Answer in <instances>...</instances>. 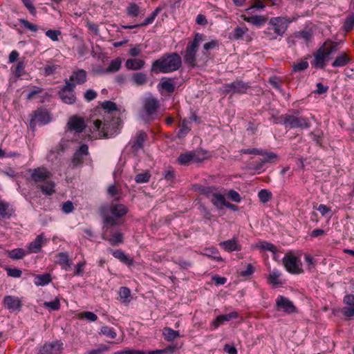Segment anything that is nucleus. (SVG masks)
Masks as SVG:
<instances>
[{"instance_id":"6ab92c4d","label":"nucleus","mask_w":354,"mask_h":354,"mask_svg":"<svg viewBox=\"0 0 354 354\" xmlns=\"http://www.w3.org/2000/svg\"><path fill=\"white\" fill-rule=\"evenodd\" d=\"M219 246L227 252L241 251L242 248L241 245L239 243L237 238L235 236L231 239L221 242Z\"/></svg>"},{"instance_id":"a18cd8bd","label":"nucleus","mask_w":354,"mask_h":354,"mask_svg":"<svg viewBox=\"0 0 354 354\" xmlns=\"http://www.w3.org/2000/svg\"><path fill=\"white\" fill-rule=\"evenodd\" d=\"M178 162L181 165H187L192 161H193V156L192 151H187L183 153H180L177 158Z\"/></svg>"},{"instance_id":"f03ea898","label":"nucleus","mask_w":354,"mask_h":354,"mask_svg":"<svg viewBox=\"0 0 354 354\" xmlns=\"http://www.w3.org/2000/svg\"><path fill=\"white\" fill-rule=\"evenodd\" d=\"M182 66L181 57L176 52L167 53L152 62L151 74L170 73L178 71Z\"/></svg>"},{"instance_id":"69168bd1","label":"nucleus","mask_w":354,"mask_h":354,"mask_svg":"<svg viewBox=\"0 0 354 354\" xmlns=\"http://www.w3.org/2000/svg\"><path fill=\"white\" fill-rule=\"evenodd\" d=\"M258 246L263 250L270 251L273 253H276L277 250L274 245L267 241H261Z\"/></svg>"},{"instance_id":"c9c22d12","label":"nucleus","mask_w":354,"mask_h":354,"mask_svg":"<svg viewBox=\"0 0 354 354\" xmlns=\"http://www.w3.org/2000/svg\"><path fill=\"white\" fill-rule=\"evenodd\" d=\"M211 202L218 209L221 210L225 205L227 201L225 200L224 195L216 193L213 194V198H211Z\"/></svg>"},{"instance_id":"c85d7f7f","label":"nucleus","mask_w":354,"mask_h":354,"mask_svg":"<svg viewBox=\"0 0 354 354\" xmlns=\"http://www.w3.org/2000/svg\"><path fill=\"white\" fill-rule=\"evenodd\" d=\"M145 65V61L140 59H128L125 66L128 70L138 71L142 69Z\"/></svg>"},{"instance_id":"4be33fe9","label":"nucleus","mask_w":354,"mask_h":354,"mask_svg":"<svg viewBox=\"0 0 354 354\" xmlns=\"http://www.w3.org/2000/svg\"><path fill=\"white\" fill-rule=\"evenodd\" d=\"M242 19L257 27H261L264 26L268 21V17L266 15H252V16H246L243 15L241 16Z\"/></svg>"},{"instance_id":"5701e85b","label":"nucleus","mask_w":354,"mask_h":354,"mask_svg":"<svg viewBox=\"0 0 354 354\" xmlns=\"http://www.w3.org/2000/svg\"><path fill=\"white\" fill-rule=\"evenodd\" d=\"M148 136L144 131H139L132 142L131 149L133 151L138 152L144 147V143L147 140Z\"/></svg>"},{"instance_id":"423d86ee","label":"nucleus","mask_w":354,"mask_h":354,"mask_svg":"<svg viewBox=\"0 0 354 354\" xmlns=\"http://www.w3.org/2000/svg\"><path fill=\"white\" fill-rule=\"evenodd\" d=\"M250 88V85L248 82H245L241 80H236L235 81L225 84L221 88V93L224 95L230 94L233 95L234 94H245L247 91Z\"/></svg>"},{"instance_id":"de8ad7c7","label":"nucleus","mask_w":354,"mask_h":354,"mask_svg":"<svg viewBox=\"0 0 354 354\" xmlns=\"http://www.w3.org/2000/svg\"><path fill=\"white\" fill-rule=\"evenodd\" d=\"M163 335L167 341H173L180 336L178 330H174L170 328L166 327L163 329Z\"/></svg>"},{"instance_id":"864d4df0","label":"nucleus","mask_w":354,"mask_h":354,"mask_svg":"<svg viewBox=\"0 0 354 354\" xmlns=\"http://www.w3.org/2000/svg\"><path fill=\"white\" fill-rule=\"evenodd\" d=\"M280 275V272L273 271L268 277V283L272 284L274 286H281L282 283L279 279Z\"/></svg>"},{"instance_id":"aec40b11","label":"nucleus","mask_w":354,"mask_h":354,"mask_svg":"<svg viewBox=\"0 0 354 354\" xmlns=\"http://www.w3.org/2000/svg\"><path fill=\"white\" fill-rule=\"evenodd\" d=\"M108 252L111 254L115 259H118L122 263L131 266L133 264V259L126 254L122 250H113L112 248H108Z\"/></svg>"},{"instance_id":"0eeeda50","label":"nucleus","mask_w":354,"mask_h":354,"mask_svg":"<svg viewBox=\"0 0 354 354\" xmlns=\"http://www.w3.org/2000/svg\"><path fill=\"white\" fill-rule=\"evenodd\" d=\"M283 264L288 272L291 274H300L303 270L300 267V260L298 257L287 253L283 259Z\"/></svg>"},{"instance_id":"72a5a7b5","label":"nucleus","mask_w":354,"mask_h":354,"mask_svg":"<svg viewBox=\"0 0 354 354\" xmlns=\"http://www.w3.org/2000/svg\"><path fill=\"white\" fill-rule=\"evenodd\" d=\"M131 81L136 86H143L147 83V75L142 72H136L132 74Z\"/></svg>"},{"instance_id":"13d9d810","label":"nucleus","mask_w":354,"mask_h":354,"mask_svg":"<svg viewBox=\"0 0 354 354\" xmlns=\"http://www.w3.org/2000/svg\"><path fill=\"white\" fill-rule=\"evenodd\" d=\"M192 155L193 156V162H201L205 159L207 158V152H204L203 151L196 150V151H191Z\"/></svg>"},{"instance_id":"338daca9","label":"nucleus","mask_w":354,"mask_h":354,"mask_svg":"<svg viewBox=\"0 0 354 354\" xmlns=\"http://www.w3.org/2000/svg\"><path fill=\"white\" fill-rule=\"evenodd\" d=\"M24 6L28 9L30 14L34 17L37 15V9L32 0H21Z\"/></svg>"},{"instance_id":"4d7b16f0","label":"nucleus","mask_w":354,"mask_h":354,"mask_svg":"<svg viewBox=\"0 0 354 354\" xmlns=\"http://www.w3.org/2000/svg\"><path fill=\"white\" fill-rule=\"evenodd\" d=\"M100 334H102L111 339H115L117 336L115 329L107 326H104L101 328Z\"/></svg>"},{"instance_id":"8fccbe9b","label":"nucleus","mask_w":354,"mask_h":354,"mask_svg":"<svg viewBox=\"0 0 354 354\" xmlns=\"http://www.w3.org/2000/svg\"><path fill=\"white\" fill-rule=\"evenodd\" d=\"M8 252V257L12 259H21L26 254V251L23 248H16Z\"/></svg>"},{"instance_id":"79ce46f5","label":"nucleus","mask_w":354,"mask_h":354,"mask_svg":"<svg viewBox=\"0 0 354 354\" xmlns=\"http://www.w3.org/2000/svg\"><path fill=\"white\" fill-rule=\"evenodd\" d=\"M219 46V42L218 40L216 39H213V40H211L209 42H207L205 43L204 45H203V55L207 58V59H209V50H212V49H214V48H218Z\"/></svg>"},{"instance_id":"e2e57ef3","label":"nucleus","mask_w":354,"mask_h":354,"mask_svg":"<svg viewBox=\"0 0 354 354\" xmlns=\"http://www.w3.org/2000/svg\"><path fill=\"white\" fill-rule=\"evenodd\" d=\"M151 178V174L149 171L137 174L135 177V180L137 183H148Z\"/></svg>"},{"instance_id":"9b49d317","label":"nucleus","mask_w":354,"mask_h":354,"mask_svg":"<svg viewBox=\"0 0 354 354\" xmlns=\"http://www.w3.org/2000/svg\"><path fill=\"white\" fill-rule=\"evenodd\" d=\"M89 155L88 146L86 144H82L75 151L71 158L73 167H82L84 163V157Z\"/></svg>"},{"instance_id":"a211bd4d","label":"nucleus","mask_w":354,"mask_h":354,"mask_svg":"<svg viewBox=\"0 0 354 354\" xmlns=\"http://www.w3.org/2000/svg\"><path fill=\"white\" fill-rule=\"evenodd\" d=\"M164 8V6H158L151 13V15L147 17L143 22L140 24H137L135 25H128V26H122V28L124 29H133L135 28L138 27H142V26H147L153 22L156 17L158 16V15L160 13V12Z\"/></svg>"},{"instance_id":"bb28decb","label":"nucleus","mask_w":354,"mask_h":354,"mask_svg":"<svg viewBox=\"0 0 354 354\" xmlns=\"http://www.w3.org/2000/svg\"><path fill=\"white\" fill-rule=\"evenodd\" d=\"M158 87L168 93H173L176 88L174 79L162 77L158 84Z\"/></svg>"},{"instance_id":"39448f33","label":"nucleus","mask_w":354,"mask_h":354,"mask_svg":"<svg viewBox=\"0 0 354 354\" xmlns=\"http://www.w3.org/2000/svg\"><path fill=\"white\" fill-rule=\"evenodd\" d=\"M293 114H282L277 120H279L286 128L289 129H308L311 126L310 121L308 118L304 116H297L299 111L292 110Z\"/></svg>"},{"instance_id":"4468645a","label":"nucleus","mask_w":354,"mask_h":354,"mask_svg":"<svg viewBox=\"0 0 354 354\" xmlns=\"http://www.w3.org/2000/svg\"><path fill=\"white\" fill-rule=\"evenodd\" d=\"M50 120V117L48 112L42 109H38L32 112L30 124L31 127H33L35 125V121L42 124H46L48 123Z\"/></svg>"},{"instance_id":"09e8293b","label":"nucleus","mask_w":354,"mask_h":354,"mask_svg":"<svg viewBox=\"0 0 354 354\" xmlns=\"http://www.w3.org/2000/svg\"><path fill=\"white\" fill-rule=\"evenodd\" d=\"M198 190L201 194H203L207 198H213V194H215V192L217 190V187L215 186H200Z\"/></svg>"},{"instance_id":"20e7f679","label":"nucleus","mask_w":354,"mask_h":354,"mask_svg":"<svg viewBox=\"0 0 354 354\" xmlns=\"http://www.w3.org/2000/svg\"><path fill=\"white\" fill-rule=\"evenodd\" d=\"M290 22L291 20L286 17L270 18L268 19L267 28L263 31V37L270 41L281 38L285 34Z\"/></svg>"},{"instance_id":"c03bdc74","label":"nucleus","mask_w":354,"mask_h":354,"mask_svg":"<svg viewBox=\"0 0 354 354\" xmlns=\"http://www.w3.org/2000/svg\"><path fill=\"white\" fill-rule=\"evenodd\" d=\"M11 215L8 203L0 201V220L10 218Z\"/></svg>"},{"instance_id":"f704fd0d","label":"nucleus","mask_w":354,"mask_h":354,"mask_svg":"<svg viewBox=\"0 0 354 354\" xmlns=\"http://www.w3.org/2000/svg\"><path fill=\"white\" fill-rule=\"evenodd\" d=\"M43 241V236L38 235L35 239L29 243L28 246V252L30 253H38L41 248V243Z\"/></svg>"},{"instance_id":"6e6552de","label":"nucleus","mask_w":354,"mask_h":354,"mask_svg":"<svg viewBox=\"0 0 354 354\" xmlns=\"http://www.w3.org/2000/svg\"><path fill=\"white\" fill-rule=\"evenodd\" d=\"M30 172V178L37 186L48 181L53 176V174L44 167H39L31 170Z\"/></svg>"},{"instance_id":"dca6fc26","label":"nucleus","mask_w":354,"mask_h":354,"mask_svg":"<svg viewBox=\"0 0 354 354\" xmlns=\"http://www.w3.org/2000/svg\"><path fill=\"white\" fill-rule=\"evenodd\" d=\"M276 305L279 309H283L286 313L291 314L296 312L295 306L290 299L284 296H278L276 299Z\"/></svg>"},{"instance_id":"f3484780","label":"nucleus","mask_w":354,"mask_h":354,"mask_svg":"<svg viewBox=\"0 0 354 354\" xmlns=\"http://www.w3.org/2000/svg\"><path fill=\"white\" fill-rule=\"evenodd\" d=\"M164 8V6H158L151 13V15L147 17L143 22L140 24H137L135 25H128V26H122V28L124 29H133L135 28L138 27H142V26H147L153 22L156 17L158 16V15L160 13V12Z\"/></svg>"},{"instance_id":"f8f14e48","label":"nucleus","mask_w":354,"mask_h":354,"mask_svg":"<svg viewBox=\"0 0 354 354\" xmlns=\"http://www.w3.org/2000/svg\"><path fill=\"white\" fill-rule=\"evenodd\" d=\"M314 60L311 65L316 69H324L326 67L328 57L327 53L324 52V46H320L313 54Z\"/></svg>"},{"instance_id":"5fc2aeb1","label":"nucleus","mask_w":354,"mask_h":354,"mask_svg":"<svg viewBox=\"0 0 354 354\" xmlns=\"http://www.w3.org/2000/svg\"><path fill=\"white\" fill-rule=\"evenodd\" d=\"M310 57V55H308L304 60H301L297 62V64H295L292 66V71L294 72H299L307 69L308 68L309 64L306 59Z\"/></svg>"},{"instance_id":"052dcab7","label":"nucleus","mask_w":354,"mask_h":354,"mask_svg":"<svg viewBox=\"0 0 354 354\" xmlns=\"http://www.w3.org/2000/svg\"><path fill=\"white\" fill-rule=\"evenodd\" d=\"M75 83L71 81V78H69V80H65L64 85L61 88L59 92H75Z\"/></svg>"},{"instance_id":"49530a36","label":"nucleus","mask_w":354,"mask_h":354,"mask_svg":"<svg viewBox=\"0 0 354 354\" xmlns=\"http://www.w3.org/2000/svg\"><path fill=\"white\" fill-rule=\"evenodd\" d=\"M122 61L120 58H116L112 60L109 66L105 69L104 73H115L118 71L121 68Z\"/></svg>"},{"instance_id":"e433bc0d","label":"nucleus","mask_w":354,"mask_h":354,"mask_svg":"<svg viewBox=\"0 0 354 354\" xmlns=\"http://www.w3.org/2000/svg\"><path fill=\"white\" fill-rule=\"evenodd\" d=\"M127 15L131 17H138L142 12L141 8L134 2L128 4L126 8Z\"/></svg>"},{"instance_id":"a878e982","label":"nucleus","mask_w":354,"mask_h":354,"mask_svg":"<svg viewBox=\"0 0 354 354\" xmlns=\"http://www.w3.org/2000/svg\"><path fill=\"white\" fill-rule=\"evenodd\" d=\"M70 78L76 85L83 84L87 80V73L84 69H77L73 72Z\"/></svg>"},{"instance_id":"680f3d73","label":"nucleus","mask_w":354,"mask_h":354,"mask_svg":"<svg viewBox=\"0 0 354 354\" xmlns=\"http://www.w3.org/2000/svg\"><path fill=\"white\" fill-rule=\"evenodd\" d=\"M258 197L263 203L268 202L272 198V193L268 189H263L258 193Z\"/></svg>"},{"instance_id":"cd10ccee","label":"nucleus","mask_w":354,"mask_h":354,"mask_svg":"<svg viewBox=\"0 0 354 354\" xmlns=\"http://www.w3.org/2000/svg\"><path fill=\"white\" fill-rule=\"evenodd\" d=\"M352 58L351 57L346 53L345 52H342L339 54L332 63L333 67H343L346 66L351 61Z\"/></svg>"},{"instance_id":"7ed1b4c3","label":"nucleus","mask_w":354,"mask_h":354,"mask_svg":"<svg viewBox=\"0 0 354 354\" xmlns=\"http://www.w3.org/2000/svg\"><path fill=\"white\" fill-rule=\"evenodd\" d=\"M103 234L102 238L112 246H118L124 243V234L114 228L118 225L116 219L111 216H103Z\"/></svg>"},{"instance_id":"412c9836","label":"nucleus","mask_w":354,"mask_h":354,"mask_svg":"<svg viewBox=\"0 0 354 354\" xmlns=\"http://www.w3.org/2000/svg\"><path fill=\"white\" fill-rule=\"evenodd\" d=\"M343 301L348 306L342 308V314L347 317L354 316V295L348 294L345 295Z\"/></svg>"},{"instance_id":"c756f323","label":"nucleus","mask_w":354,"mask_h":354,"mask_svg":"<svg viewBox=\"0 0 354 354\" xmlns=\"http://www.w3.org/2000/svg\"><path fill=\"white\" fill-rule=\"evenodd\" d=\"M26 66V58L23 57L15 66H12L11 70L15 77L17 78L21 77L25 74Z\"/></svg>"},{"instance_id":"f257e3e1","label":"nucleus","mask_w":354,"mask_h":354,"mask_svg":"<svg viewBox=\"0 0 354 354\" xmlns=\"http://www.w3.org/2000/svg\"><path fill=\"white\" fill-rule=\"evenodd\" d=\"M122 127V122L118 115L108 113L102 119L93 122V129L98 132L100 138H110L118 135Z\"/></svg>"},{"instance_id":"bf43d9fd","label":"nucleus","mask_w":354,"mask_h":354,"mask_svg":"<svg viewBox=\"0 0 354 354\" xmlns=\"http://www.w3.org/2000/svg\"><path fill=\"white\" fill-rule=\"evenodd\" d=\"M206 251L208 252V254H207V256L212 257L213 259L216 260L218 262L223 261V259L221 256L218 255L219 252L216 248L212 247L209 248H207Z\"/></svg>"},{"instance_id":"774afa93","label":"nucleus","mask_w":354,"mask_h":354,"mask_svg":"<svg viewBox=\"0 0 354 354\" xmlns=\"http://www.w3.org/2000/svg\"><path fill=\"white\" fill-rule=\"evenodd\" d=\"M175 351V348L172 346H168L163 349H157L149 351L148 354H166L168 353H172Z\"/></svg>"},{"instance_id":"37998d69","label":"nucleus","mask_w":354,"mask_h":354,"mask_svg":"<svg viewBox=\"0 0 354 354\" xmlns=\"http://www.w3.org/2000/svg\"><path fill=\"white\" fill-rule=\"evenodd\" d=\"M102 111H104L103 115H106L108 113L113 114V111H118L117 105L115 102L112 101H104L102 104Z\"/></svg>"},{"instance_id":"6e6d98bb","label":"nucleus","mask_w":354,"mask_h":354,"mask_svg":"<svg viewBox=\"0 0 354 354\" xmlns=\"http://www.w3.org/2000/svg\"><path fill=\"white\" fill-rule=\"evenodd\" d=\"M48 64H49L46 65L43 68V71H44V73L43 74L45 76H49V75H51L55 73L57 70L59 69V67H60L57 64H51L49 61H48Z\"/></svg>"},{"instance_id":"2eb2a0df","label":"nucleus","mask_w":354,"mask_h":354,"mask_svg":"<svg viewBox=\"0 0 354 354\" xmlns=\"http://www.w3.org/2000/svg\"><path fill=\"white\" fill-rule=\"evenodd\" d=\"M67 126L69 131H74L76 133H82L86 127L84 118L77 115L71 117Z\"/></svg>"},{"instance_id":"393cba45","label":"nucleus","mask_w":354,"mask_h":354,"mask_svg":"<svg viewBox=\"0 0 354 354\" xmlns=\"http://www.w3.org/2000/svg\"><path fill=\"white\" fill-rule=\"evenodd\" d=\"M160 103L158 99L155 97H147L144 102V109L147 115H151L156 113L159 108Z\"/></svg>"},{"instance_id":"7c9ffc66","label":"nucleus","mask_w":354,"mask_h":354,"mask_svg":"<svg viewBox=\"0 0 354 354\" xmlns=\"http://www.w3.org/2000/svg\"><path fill=\"white\" fill-rule=\"evenodd\" d=\"M37 187L46 196H52L56 192L55 189V183L51 180L45 182L44 185H38Z\"/></svg>"},{"instance_id":"4c0bfd02","label":"nucleus","mask_w":354,"mask_h":354,"mask_svg":"<svg viewBox=\"0 0 354 354\" xmlns=\"http://www.w3.org/2000/svg\"><path fill=\"white\" fill-rule=\"evenodd\" d=\"M57 258V263L65 270H67L72 265V261L69 259L66 252L58 253Z\"/></svg>"},{"instance_id":"473e14b6","label":"nucleus","mask_w":354,"mask_h":354,"mask_svg":"<svg viewBox=\"0 0 354 354\" xmlns=\"http://www.w3.org/2000/svg\"><path fill=\"white\" fill-rule=\"evenodd\" d=\"M190 124L189 120L184 118L179 124V130L177 133V137L180 139L184 138L187 133L191 131V127H189Z\"/></svg>"},{"instance_id":"a19ab883","label":"nucleus","mask_w":354,"mask_h":354,"mask_svg":"<svg viewBox=\"0 0 354 354\" xmlns=\"http://www.w3.org/2000/svg\"><path fill=\"white\" fill-rule=\"evenodd\" d=\"M58 95L63 102L68 104H73L76 101L75 92L62 93L58 92Z\"/></svg>"},{"instance_id":"1a4fd4ad","label":"nucleus","mask_w":354,"mask_h":354,"mask_svg":"<svg viewBox=\"0 0 354 354\" xmlns=\"http://www.w3.org/2000/svg\"><path fill=\"white\" fill-rule=\"evenodd\" d=\"M199 46L192 44L189 42L187 43L183 59L185 63L192 68H195L197 66L196 55Z\"/></svg>"},{"instance_id":"9d476101","label":"nucleus","mask_w":354,"mask_h":354,"mask_svg":"<svg viewBox=\"0 0 354 354\" xmlns=\"http://www.w3.org/2000/svg\"><path fill=\"white\" fill-rule=\"evenodd\" d=\"M64 344L60 340L46 342L41 346L37 354H62Z\"/></svg>"},{"instance_id":"b1692460","label":"nucleus","mask_w":354,"mask_h":354,"mask_svg":"<svg viewBox=\"0 0 354 354\" xmlns=\"http://www.w3.org/2000/svg\"><path fill=\"white\" fill-rule=\"evenodd\" d=\"M239 317V314L236 311L231 312L226 315H218L214 319L210 324L214 328H216L223 324L225 322H229L232 319H236Z\"/></svg>"},{"instance_id":"0e129e2a","label":"nucleus","mask_w":354,"mask_h":354,"mask_svg":"<svg viewBox=\"0 0 354 354\" xmlns=\"http://www.w3.org/2000/svg\"><path fill=\"white\" fill-rule=\"evenodd\" d=\"M19 23L24 26V27L31 32H37L38 30V26L35 24L30 23L26 19H19Z\"/></svg>"},{"instance_id":"2f4dec72","label":"nucleus","mask_w":354,"mask_h":354,"mask_svg":"<svg viewBox=\"0 0 354 354\" xmlns=\"http://www.w3.org/2000/svg\"><path fill=\"white\" fill-rule=\"evenodd\" d=\"M34 277V283L37 286H44L52 281L51 275L50 273L35 274Z\"/></svg>"},{"instance_id":"3c124183","label":"nucleus","mask_w":354,"mask_h":354,"mask_svg":"<svg viewBox=\"0 0 354 354\" xmlns=\"http://www.w3.org/2000/svg\"><path fill=\"white\" fill-rule=\"evenodd\" d=\"M248 30V28H241L236 27L234 29V30L230 33V37L233 39H241L244 34Z\"/></svg>"},{"instance_id":"ddd939ff","label":"nucleus","mask_w":354,"mask_h":354,"mask_svg":"<svg viewBox=\"0 0 354 354\" xmlns=\"http://www.w3.org/2000/svg\"><path fill=\"white\" fill-rule=\"evenodd\" d=\"M3 304L10 313L19 312L22 307L21 300L19 297L12 295L5 296Z\"/></svg>"},{"instance_id":"ea45409f","label":"nucleus","mask_w":354,"mask_h":354,"mask_svg":"<svg viewBox=\"0 0 354 354\" xmlns=\"http://www.w3.org/2000/svg\"><path fill=\"white\" fill-rule=\"evenodd\" d=\"M339 44V42H335L330 39H327L322 46H324V52L329 56L331 53L338 50Z\"/></svg>"},{"instance_id":"58836bf2","label":"nucleus","mask_w":354,"mask_h":354,"mask_svg":"<svg viewBox=\"0 0 354 354\" xmlns=\"http://www.w3.org/2000/svg\"><path fill=\"white\" fill-rule=\"evenodd\" d=\"M111 213L115 217L120 218L127 213V208L122 204H116L111 207Z\"/></svg>"},{"instance_id":"603ef678","label":"nucleus","mask_w":354,"mask_h":354,"mask_svg":"<svg viewBox=\"0 0 354 354\" xmlns=\"http://www.w3.org/2000/svg\"><path fill=\"white\" fill-rule=\"evenodd\" d=\"M342 28L346 32L351 31L354 28V15L353 14L348 15L346 18V19L344 20Z\"/></svg>"}]
</instances>
